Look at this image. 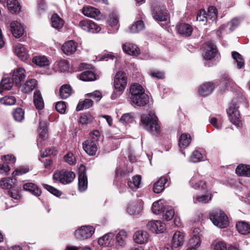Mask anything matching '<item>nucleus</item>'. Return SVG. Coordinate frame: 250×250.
<instances>
[{"label": "nucleus", "mask_w": 250, "mask_h": 250, "mask_svg": "<svg viewBox=\"0 0 250 250\" xmlns=\"http://www.w3.org/2000/svg\"><path fill=\"white\" fill-rule=\"evenodd\" d=\"M130 104L144 106L149 102V97L145 93L143 86L138 83L132 84L129 88Z\"/></svg>", "instance_id": "1"}, {"label": "nucleus", "mask_w": 250, "mask_h": 250, "mask_svg": "<svg viewBox=\"0 0 250 250\" xmlns=\"http://www.w3.org/2000/svg\"><path fill=\"white\" fill-rule=\"evenodd\" d=\"M141 122L143 127L151 134L158 135L160 133L161 127L158 119L153 112L150 111L148 114H143Z\"/></svg>", "instance_id": "2"}, {"label": "nucleus", "mask_w": 250, "mask_h": 250, "mask_svg": "<svg viewBox=\"0 0 250 250\" xmlns=\"http://www.w3.org/2000/svg\"><path fill=\"white\" fill-rule=\"evenodd\" d=\"M101 138V134L98 130H95L91 132L89 139L83 143V147L85 152L91 156L95 155Z\"/></svg>", "instance_id": "3"}, {"label": "nucleus", "mask_w": 250, "mask_h": 250, "mask_svg": "<svg viewBox=\"0 0 250 250\" xmlns=\"http://www.w3.org/2000/svg\"><path fill=\"white\" fill-rule=\"evenodd\" d=\"M127 84V76L123 71L118 72L114 77V90L111 95L112 100H115L122 94Z\"/></svg>", "instance_id": "4"}, {"label": "nucleus", "mask_w": 250, "mask_h": 250, "mask_svg": "<svg viewBox=\"0 0 250 250\" xmlns=\"http://www.w3.org/2000/svg\"><path fill=\"white\" fill-rule=\"evenodd\" d=\"M210 219L218 228H224L229 224L227 216L219 209H215L210 213Z\"/></svg>", "instance_id": "5"}, {"label": "nucleus", "mask_w": 250, "mask_h": 250, "mask_svg": "<svg viewBox=\"0 0 250 250\" xmlns=\"http://www.w3.org/2000/svg\"><path fill=\"white\" fill-rule=\"evenodd\" d=\"M75 177L74 172L64 169L56 171L53 175V179L54 181L59 182L62 184H68L71 183Z\"/></svg>", "instance_id": "6"}, {"label": "nucleus", "mask_w": 250, "mask_h": 250, "mask_svg": "<svg viewBox=\"0 0 250 250\" xmlns=\"http://www.w3.org/2000/svg\"><path fill=\"white\" fill-rule=\"evenodd\" d=\"M95 228L91 226H83L75 231V236L79 239H86L91 237L95 232Z\"/></svg>", "instance_id": "7"}, {"label": "nucleus", "mask_w": 250, "mask_h": 250, "mask_svg": "<svg viewBox=\"0 0 250 250\" xmlns=\"http://www.w3.org/2000/svg\"><path fill=\"white\" fill-rule=\"evenodd\" d=\"M227 112L229 121L237 127L241 125V123L240 119V114L237 107L234 104H230L228 109H227Z\"/></svg>", "instance_id": "8"}, {"label": "nucleus", "mask_w": 250, "mask_h": 250, "mask_svg": "<svg viewBox=\"0 0 250 250\" xmlns=\"http://www.w3.org/2000/svg\"><path fill=\"white\" fill-rule=\"evenodd\" d=\"M239 24V20L234 18L227 24L221 25L219 29L217 31V35L220 37L223 33H229L233 31L237 27Z\"/></svg>", "instance_id": "9"}, {"label": "nucleus", "mask_w": 250, "mask_h": 250, "mask_svg": "<svg viewBox=\"0 0 250 250\" xmlns=\"http://www.w3.org/2000/svg\"><path fill=\"white\" fill-rule=\"evenodd\" d=\"M46 128V123L43 121H40L39 126V136L37 141L39 148L45 145V140L47 138Z\"/></svg>", "instance_id": "10"}, {"label": "nucleus", "mask_w": 250, "mask_h": 250, "mask_svg": "<svg viewBox=\"0 0 250 250\" xmlns=\"http://www.w3.org/2000/svg\"><path fill=\"white\" fill-rule=\"evenodd\" d=\"M206 52L203 55L205 60L209 61L215 58L217 55V50L216 46L212 41H208L206 43Z\"/></svg>", "instance_id": "11"}, {"label": "nucleus", "mask_w": 250, "mask_h": 250, "mask_svg": "<svg viewBox=\"0 0 250 250\" xmlns=\"http://www.w3.org/2000/svg\"><path fill=\"white\" fill-rule=\"evenodd\" d=\"M28 49L25 45L18 43L14 45V52L21 61H25L29 57Z\"/></svg>", "instance_id": "12"}, {"label": "nucleus", "mask_w": 250, "mask_h": 250, "mask_svg": "<svg viewBox=\"0 0 250 250\" xmlns=\"http://www.w3.org/2000/svg\"><path fill=\"white\" fill-rule=\"evenodd\" d=\"M133 239L134 242L138 244H146L149 239V235L146 231L139 230L133 234Z\"/></svg>", "instance_id": "13"}, {"label": "nucleus", "mask_w": 250, "mask_h": 250, "mask_svg": "<svg viewBox=\"0 0 250 250\" xmlns=\"http://www.w3.org/2000/svg\"><path fill=\"white\" fill-rule=\"evenodd\" d=\"M82 13L84 16L96 20L101 19L102 17L101 13L98 9L90 6H84L82 9Z\"/></svg>", "instance_id": "14"}, {"label": "nucleus", "mask_w": 250, "mask_h": 250, "mask_svg": "<svg viewBox=\"0 0 250 250\" xmlns=\"http://www.w3.org/2000/svg\"><path fill=\"white\" fill-rule=\"evenodd\" d=\"M123 51L132 56L136 57L140 53L139 47L135 44L130 42H125L122 44Z\"/></svg>", "instance_id": "15"}, {"label": "nucleus", "mask_w": 250, "mask_h": 250, "mask_svg": "<svg viewBox=\"0 0 250 250\" xmlns=\"http://www.w3.org/2000/svg\"><path fill=\"white\" fill-rule=\"evenodd\" d=\"M10 28L11 33L16 38L21 37L24 33L23 26L18 21H12L10 24Z\"/></svg>", "instance_id": "16"}, {"label": "nucleus", "mask_w": 250, "mask_h": 250, "mask_svg": "<svg viewBox=\"0 0 250 250\" xmlns=\"http://www.w3.org/2000/svg\"><path fill=\"white\" fill-rule=\"evenodd\" d=\"M25 76V70L22 67H18L14 70L12 79L17 85H19L24 81Z\"/></svg>", "instance_id": "17"}, {"label": "nucleus", "mask_w": 250, "mask_h": 250, "mask_svg": "<svg viewBox=\"0 0 250 250\" xmlns=\"http://www.w3.org/2000/svg\"><path fill=\"white\" fill-rule=\"evenodd\" d=\"M165 225L160 221H151L147 224V228L152 232L162 233L165 230Z\"/></svg>", "instance_id": "18"}, {"label": "nucleus", "mask_w": 250, "mask_h": 250, "mask_svg": "<svg viewBox=\"0 0 250 250\" xmlns=\"http://www.w3.org/2000/svg\"><path fill=\"white\" fill-rule=\"evenodd\" d=\"M189 185L195 189H206L207 186L205 181L202 180L198 175L193 176L189 181Z\"/></svg>", "instance_id": "19"}, {"label": "nucleus", "mask_w": 250, "mask_h": 250, "mask_svg": "<svg viewBox=\"0 0 250 250\" xmlns=\"http://www.w3.org/2000/svg\"><path fill=\"white\" fill-rule=\"evenodd\" d=\"M77 48V43L73 40L65 42L62 46V49L67 55H70L76 52Z\"/></svg>", "instance_id": "20"}, {"label": "nucleus", "mask_w": 250, "mask_h": 250, "mask_svg": "<svg viewBox=\"0 0 250 250\" xmlns=\"http://www.w3.org/2000/svg\"><path fill=\"white\" fill-rule=\"evenodd\" d=\"M38 85V82L35 79L27 80L21 87V90L24 93H29L35 89Z\"/></svg>", "instance_id": "21"}, {"label": "nucleus", "mask_w": 250, "mask_h": 250, "mask_svg": "<svg viewBox=\"0 0 250 250\" xmlns=\"http://www.w3.org/2000/svg\"><path fill=\"white\" fill-rule=\"evenodd\" d=\"M114 234L112 232H109L98 239L99 245L104 247H109L113 244V238Z\"/></svg>", "instance_id": "22"}, {"label": "nucleus", "mask_w": 250, "mask_h": 250, "mask_svg": "<svg viewBox=\"0 0 250 250\" xmlns=\"http://www.w3.org/2000/svg\"><path fill=\"white\" fill-rule=\"evenodd\" d=\"M214 88V84L212 82H207L201 85L198 88L199 94L203 96L210 94Z\"/></svg>", "instance_id": "23"}, {"label": "nucleus", "mask_w": 250, "mask_h": 250, "mask_svg": "<svg viewBox=\"0 0 250 250\" xmlns=\"http://www.w3.org/2000/svg\"><path fill=\"white\" fill-rule=\"evenodd\" d=\"M200 229L196 228L193 230V236L189 239L188 241L189 248L196 249L200 246L201 240L199 234Z\"/></svg>", "instance_id": "24"}, {"label": "nucleus", "mask_w": 250, "mask_h": 250, "mask_svg": "<svg viewBox=\"0 0 250 250\" xmlns=\"http://www.w3.org/2000/svg\"><path fill=\"white\" fill-rule=\"evenodd\" d=\"M88 181L85 169L80 172L78 178V188L80 191L83 192L87 188Z\"/></svg>", "instance_id": "25"}, {"label": "nucleus", "mask_w": 250, "mask_h": 250, "mask_svg": "<svg viewBox=\"0 0 250 250\" xmlns=\"http://www.w3.org/2000/svg\"><path fill=\"white\" fill-rule=\"evenodd\" d=\"M143 209V204L140 202L130 203L127 208V212L131 215L138 214Z\"/></svg>", "instance_id": "26"}, {"label": "nucleus", "mask_w": 250, "mask_h": 250, "mask_svg": "<svg viewBox=\"0 0 250 250\" xmlns=\"http://www.w3.org/2000/svg\"><path fill=\"white\" fill-rule=\"evenodd\" d=\"M167 205L165 201L163 199H160L153 203L152 207V212L157 215H161Z\"/></svg>", "instance_id": "27"}, {"label": "nucleus", "mask_w": 250, "mask_h": 250, "mask_svg": "<svg viewBox=\"0 0 250 250\" xmlns=\"http://www.w3.org/2000/svg\"><path fill=\"white\" fill-rule=\"evenodd\" d=\"M184 236L183 233L176 231L173 234L172 239V244L174 248L177 249L181 247L184 244Z\"/></svg>", "instance_id": "28"}, {"label": "nucleus", "mask_w": 250, "mask_h": 250, "mask_svg": "<svg viewBox=\"0 0 250 250\" xmlns=\"http://www.w3.org/2000/svg\"><path fill=\"white\" fill-rule=\"evenodd\" d=\"M127 238V233L125 230H119L116 236L117 245L121 248L125 247L126 244Z\"/></svg>", "instance_id": "29"}, {"label": "nucleus", "mask_w": 250, "mask_h": 250, "mask_svg": "<svg viewBox=\"0 0 250 250\" xmlns=\"http://www.w3.org/2000/svg\"><path fill=\"white\" fill-rule=\"evenodd\" d=\"M177 30L180 34L185 36L188 37L191 35L193 28L188 23H181L178 25Z\"/></svg>", "instance_id": "30"}, {"label": "nucleus", "mask_w": 250, "mask_h": 250, "mask_svg": "<svg viewBox=\"0 0 250 250\" xmlns=\"http://www.w3.org/2000/svg\"><path fill=\"white\" fill-rule=\"evenodd\" d=\"M152 15L154 18L158 21H167L168 19L167 13L159 8H153Z\"/></svg>", "instance_id": "31"}, {"label": "nucleus", "mask_w": 250, "mask_h": 250, "mask_svg": "<svg viewBox=\"0 0 250 250\" xmlns=\"http://www.w3.org/2000/svg\"><path fill=\"white\" fill-rule=\"evenodd\" d=\"M24 190L29 191L33 195L39 196L41 194V190L37 185L32 183H25L23 185Z\"/></svg>", "instance_id": "32"}, {"label": "nucleus", "mask_w": 250, "mask_h": 250, "mask_svg": "<svg viewBox=\"0 0 250 250\" xmlns=\"http://www.w3.org/2000/svg\"><path fill=\"white\" fill-rule=\"evenodd\" d=\"M167 180L164 177L160 178L155 183L153 187V190L156 193H159L162 192L165 188Z\"/></svg>", "instance_id": "33"}, {"label": "nucleus", "mask_w": 250, "mask_h": 250, "mask_svg": "<svg viewBox=\"0 0 250 250\" xmlns=\"http://www.w3.org/2000/svg\"><path fill=\"white\" fill-rule=\"evenodd\" d=\"M77 78L83 81H93L96 79V75L93 72L87 70L78 75Z\"/></svg>", "instance_id": "34"}, {"label": "nucleus", "mask_w": 250, "mask_h": 250, "mask_svg": "<svg viewBox=\"0 0 250 250\" xmlns=\"http://www.w3.org/2000/svg\"><path fill=\"white\" fill-rule=\"evenodd\" d=\"M32 62L37 65L40 67L49 66L50 62L48 58L45 56H37L33 58Z\"/></svg>", "instance_id": "35"}, {"label": "nucleus", "mask_w": 250, "mask_h": 250, "mask_svg": "<svg viewBox=\"0 0 250 250\" xmlns=\"http://www.w3.org/2000/svg\"><path fill=\"white\" fill-rule=\"evenodd\" d=\"M204 152L202 149H196L192 152L189 161L192 163H198L204 160Z\"/></svg>", "instance_id": "36"}, {"label": "nucleus", "mask_w": 250, "mask_h": 250, "mask_svg": "<svg viewBox=\"0 0 250 250\" xmlns=\"http://www.w3.org/2000/svg\"><path fill=\"white\" fill-rule=\"evenodd\" d=\"M14 83L12 79L9 77L3 78L0 82V93H1L3 90H9L11 89Z\"/></svg>", "instance_id": "37"}, {"label": "nucleus", "mask_w": 250, "mask_h": 250, "mask_svg": "<svg viewBox=\"0 0 250 250\" xmlns=\"http://www.w3.org/2000/svg\"><path fill=\"white\" fill-rule=\"evenodd\" d=\"M7 6L9 10L12 13H18L21 9L18 0H7Z\"/></svg>", "instance_id": "38"}, {"label": "nucleus", "mask_w": 250, "mask_h": 250, "mask_svg": "<svg viewBox=\"0 0 250 250\" xmlns=\"http://www.w3.org/2000/svg\"><path fill=\"white\" fill-rule=\"evenodd\" d=\"M51 21L52 26L56 29L59 30L62 28L63 26L64 21L56 13H54L52 15Z\"/></svg>", "instance_id": "39"}, {"label": "nucleus", "mask_w": 250, "mask_h": 250, "mask_svg": "<svg viewBox=\"0 0 250 250\" xmlns=\"http://www.w3.org/2000/svg\"><path fill=\"white\" fill-rule=\"evenodd\" d=\"M33 98L36 108L39 110L42 109L44 107V102L42 95L39 90L35 91Z\"/></svg>", "instance_id": "40"}, {"label": "nucleus", "mask_w": 250, "mask_h": 250, "mask_svg": "<svg viewBox=\"0 0 250 250\" xmlns=\"http://www.w3.org/2000/svg\"><path fill=\"white\" fill-rule=\"evenodd\" d=\"M191 141V138L189 134L183 133L179 138V146L181 148H185L189 145Z\"/></svg>", "instance_id": "41"}, {"label": "nucleus", "mask_w": 250, "mask_h": 250, "mask_svg": "<svg viewBox=\"0 0 250 250\" xmlns=\"http://www.w3.org/2000/svg\"><path fill=\"white\" fill-rule=\"evenodd\" d=\"M238 232L242 234H247L250 233V225L245 222H239L236 225Z\"/></svg>", "instance_id": "42"}, {"label": "nucleus", "mask_w": 250, "mask_h": 250, "mask_svg": "<svg viewBox=\"0 0 250 250\" xmlns=\"http://www.w3.org/2000/svg\"><path fill=\"white\" fill-rule=\"evenodd\" d=\"M236 173L240 176L250 177V166L240 165L235 170Z\"/></svg>", "instance_id": "43"}, {"label": "nucleus", "mask_w": 250, "mask_h": 250, "mask_svg": "<svg viewBox=\"0 0 250 250\" xmlns=\"http://www.w3.org/2000/svg\"><path fill=\"white\" fill-rule=\"evenodd\" d=\"M16 181L15 178H3L0 181V186L2 188L10 189L14 186Z\"/></svg>", "instance_id": "44"}, {"label": "nucleus", "mask_w": 250, "mask_h": 250, "mask_svg": "<svg viewBox=\"0 0 250 250\" xmlns=\"http://www.w3.org/2000/svg\"><path fill=\"white\" fill-rule=\"evenodd\" d=\"M141 177L140 175H136L132 177V180L128 182V187L133 190H135L141 188Z\"/></svg>", "instance_id": "45"}, {"label": "nucleus", "mask_w": 250, "mask_h": 250, "mask_svg": "<svg viewBox=\"0 0 250 250\" xmlns=\"http://www.w3.org/2000/svg\"><path fill=\"white\" fill-rule=\"evenodd\" d=\"M174 214V211L173 208L167 204L161 215L162 216L164 219L168 221L173 217Z\"/></svg>", "instance_id": "46"}, {"label": "nucleus", "mask_w": 250, "mask_h": 250, "mask_svg": "<svg viewBox=\"0 0 250 250\" xmlns=\"http://www.w3.org/2000/svg\"><path fill=\"white\" fill-rule=\"evenodd\" d=\"M212 196L211 194H208L202 195H198L193 197V201L194 204L202 203L206 204L208 203L211 200Z\"/></svg>", "instance_id": "47"}, {"label": "nucleus", "mask_w": 250, "mask_h": 250, "mask_svg": "<svg viewBox=\"0 0 250 250\" xmlns=\"http://www.w3.org/2000/svg\"><path fill=\"white\" fill-rule=\"evenodd\" d=\"M72 93L71 86L68 84L62 85L60 89V95L62 99H65L69 97Z\"/></svg>", "instance_id": "48"}, {"label": "nucleus", "mask_w": 250, "mask_h": 250, "mask_svg": "<svg viewBox=\"0 0 250 250\" xmlns=\"http://www.w3.org/2000/svg\"><path fill=\"white\" fill-rule=\"evenodd\" d=\"M93 104V102L92 100L86 99L78 103L76 107V110L77 111H81L91 107Z\"/></svg>", "instance_id": "49"}, {"label": "nucleus", "mask_w": 250, "mask_h": 250, "mask_svg": "<svg viewBox=\"0 0 250 250\" xmlns=\"http://www.w3.org/2000/svg\"><path fill=\"white\" fill-rule=\"evenodd\" d=\"M134 120V113L130 112L124 114L120 119V122L122 124L125 125L133 122Z\"/></svg>", "instance_id": "50"}, {"label": "nucleus", "mask_w": 250, "mask_h": 250, "mask_svg": "<svg viewBox=\"0 0 250 250\" xmlns=\"http://www.w3.org/2000/svg\"><path fill=\"white\" fill-rule=\"evenodd\" d=\"M145 28V24L142 21H138L129 28V32L132 33H138Z\"/></svg>", "instance_id": "51"}, {"label": "nucleus", "mask_w": 250, "mask_h": 250, "mask_svg": "<svg viewBox=\"0 0 250 250\" xmlns=\"http://www.w3.org/2000/svg\"><path fill=\"white\" fill-rule=\"evenodd\" d=\"M13 116L16 122H21L24 118V112L22 108H17L13 111Z\"/></svg>", "instance_id": "52"}, {"label": "nucleus", "mask_w": 250, "mask_h": 250, "mask_svg": "<svg viewBox=\"0 0 250 250\" xmlns=\"http://www.w3.org/2000/svg\"><path fill=\"white\" fill-rule=\"evenodd\" d=\"M232 57L234 60L237 62L238 68H242L244 65V61L242 56L237 52L233 51L232 52Z\"/></svg>", "instance_id": "53"}, {"label": "nucleus", "mask_w": 250, "mask_h": 250, "mask_svg": "<svg viewBox=\"0 0 250 250\" xmlns=\"http://www.w3.org/2000/svg\"><path fill=\"white\" fill-rule=\"evenodd\" d=\"M16 102L15 97L13 96H5L0 99V103L6 105H14Z\"/></svg>", "instance_id": "54"}, {"label": "nucleus", "mask_w": 250, "mask_h": 250, "mask_svg": "<svg viewBox=\"0 0 250 250\" xmlns=\"http://www.w3.org/2000/svg\"><path fill=\"white\" fill-rule=\"evenodd\" d=\"M108 22L111 26L117 25L119 22L118 14L115 12H112L109 15Z\"/></svg>", "instance_id": "55"}, {"label": "nucleus", "mask_w": 250, "mask_h": 250, "mask_svg": "<svg viewBox=\"0 0 250 250\" xmlns=\"http://www.w3.org/2000/svg\"><path fill=\"white\" fill-rule=\"evenodd\" d=\"M207 15L208 19H209L212 21L215 20L217 17V11L216 8L213 6L209 7Z\"/></svg>", "instance_id": "56"}, {"label": "nucleus", "mask_w": 250, "mask_h": 250, "mask_svg": "<svg viewBox=\"0 0 250 250\" xmlns=\"http://www.w3.org/2000/svg\"><path fill=\"white\" fill-rule=\"evenodd\" d=\"M212 246L215 250H227V244L223 241L214 242Z\"/></svg>", "instance_id": "57"}, {"label": "nucleus", "mask_w": 250, "mask_h": 250, "mask_svg": "<svg viewBox=\"0 0 250 250\" xmlns=\"http://www.w3.org/2000/svg\"><path fill=\"white\" fill-rule=\"evenodd\" d=\"M58 69L59 71L64 72L69 69V64L66 60H61L57 63Z\"/></svg>", "instance_id": "58"}, {"label": "nucleus", "mask_w": 250, "mask_h": 250, "mask_svg": "<svg viewBox=\"0 0 250 250\" xmlns=\"http://www.w3.org/2000/svg\"><path fill=\"white\" fill-rule=\"evenodd\" d=\"M43 187L49 192H50L52 194L54 195L55 196L59 197L60 196H61L62 195V193L60 190L57 189V188H54L51 186H49V185H48L46 184H44L43 185Z\"/></svg>", "instance_id": "59"}, {"label": "nucleus", "mask_w": 250, "mask_h": 250, "mask_svg": "<svg viewBox=\"0 0 250 250\" xmlns=\"http://www.w3.org/2000/svg\"><path fill=\"white\" fill-rule=\"evenodd\" d=\"M101 30L100 27L95 22L89 21L88 32L92 33H98Z\"/></svg>", "instance_id": "60"}, {"label": "nucleus", "mask_w": 250, "mask_h": 250, "mask_svg": "<svg viewBox=\"0 0 250 250\" xmlns=\"http://www.w3.org/2000/svg\"><path fill=\"white\" fill-rule=\"evenodd\" d=\"M1 160L3 163L13 164L16 162V158L13 155L10 154L3 156L1 157Z\"/></svg>", "instance_id": "61"}, {"label": "nucleus", "mask_w": 250, "mask_h": 250, "mask_svg": "<svg viewBox=\"0 0 250 250\" xmlns=\"http://www.w3.org/2000/svg\"><path fill=\"white\" fill-rule=\"evenodd\" d=\"M196 20L199 21H207L208 20L206 12L205 10H200L198 13Z\"/></svg>", "instance_id": "62"}, {"label": "nucleus", "mask_w": 250, "mask_h": 250, "mask_svg": "<svg viewBox=\"0 0 250 250\" xmlns=\"http://www.w3.org/2000/svg\"><path fill=\"white\" fill-rule=\"evenodd\" d=\"M29 169L27 167H20L17 168L12 173L13 176L21 175L27 172Z\"/></svg>", "instance_id": "63"}, {"label": "nucleus", "mask_w": 250, "mask_h": 250, "mask_svg": "<svg viewBox=\"0 0 250 250\" xmlns=\"http://www.w3.org/2000/svg\"><path fill=\"white\" fill-rule=\"evenodd\" d=\"M57 153V150L55 148H48L46 149L42 154V157H47L51 155H55Z\"/></svg>", "instance_id": "64"}]
</instances>
